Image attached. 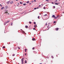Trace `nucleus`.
<instances>
[{
	"label": "nucleus",
	"instance_id": "nucleus-17",
	"mask_svg": "<svg viewBox=\"0 0 64 64\" xmlns=\"http://www.w3.org/2000/svg\"><path fill=\"white\" fill-rule=\"evenodd\" d=\"M25 27H26V28H28V26H26Z\"/></svg>",
	"mask_w": 64,
	"mask_h": 64
},
{
	"label": "nucleus",
	"instance_id": "nucleus-8",
	"mask_svg": "<svg viewBox=\"0 0 64 64\" xmlns=\"http://www.w3.org/2000/svg\"><path fill=\"white\" fill-rule=\"evenodd\" d=\"M32 41H34V40H35V38H32Z\"/></svg>",
	"mask_w": 64,
	"mask_h": 64
},
{
	"label": "nucleus",
	"instance_id": "nucleus-56",
	"mask_svg": "<svg viewBox=\"0 0 64 64\" xmlns=\"http://www.w3.org/2000/svg\"><path fill=\"white\" fill-rule=\"evenodd\" d=\"M25 52H26V50H25Z\"/></svg>",
	"mask_w": 64,
	"mask_h": 64
},
{
	"label": "nucleus",
	"instance_id": "nucleus-19",
	"mask_svg": "<svg viewBox=\"0 0 64 64\" xmlns=\"http://www.w3.org/2000/svg\"><path fill=\"white\" fill-rule=\"evenodd\" d=\"M24 63H27V62L26 61V60H25V62H24Z\"/></svg>",
	"mask_w": 64,
	"mask_h": 64
},
{
	"label": "nucleus",
	"instance_id": "nucleus-7",
	"mask_svg": "<svg viewBox=\"0 0 64 64\" xmlns=\"http://www.w3.org/2000/svg\"><path fill=\"white\" fill-rule=\"evenodd\" d=\"M58 29H59V28H57L56 29V31H58Z\"/></svg>",
	"mask_w": 64,
	"mask_h": 64
},
{
	"label": "nucleus",
	"instance_id": "nucleus-41",
	"mask_svg": "<svg viewBox=\"0 0 64 64\" xmlns=\"http://www.w3.org/2000/svg\"><path fill=\"white\" fill-rule=\"evenodd\" d=\"M38 7H41V5H40Z\"/></svg>",
	"mask_w": 64,
	"mask_h": 64
},
{
	"label": "nucleus",
	"instance_id": "nucleus-29",
	"mask_svg": "<svg viewBox=\"0 0 64 64\" xmlns=\"http://www.w3.org/2000/svg\"><path fill=\"white\" fill-rule=\"evenodd\" d=\"M44 9H45V6H44Z\"/></svg>",
	"mask_w": 64,
	"mask_h": 64
},
{
	"label": "nucleus",
	"instance_id": "nucleus-35",
	"mask_svg": "<svg viewBox=\"0 0 64 64\" xmlns=\"http://www.w3.org/2000/svg\"><path fill=\"white\" fill-rule=\"evenodd\" d=\"M32 49H33V50H34V48H32Z\"/></svg>",
	"mask_w": 64,
	"mask_h": 64
},
{
	"label": "nucleus",
	"instance_id": "nucleus-6",
	"mask_svg": "<svg viewBox=\"0 0 64 64\" xmlns=\"http://www.w3.org/2000/svg\"><path fill=\"white\" fill-rule=\"evenodd\" d=\"M52 18H54V17H55V15H53L52 16Z\"/></svg>",
	"mask_w": 64,
	"mask_h": 64
},
{
	"label": "nucleus",
	"instance_id": "nucleus-4",
	"mask_svg": "<svg viewBox=\"0 0 64 64\" xmlns=\"http://www.w3.org/2000/svg\"><path fill=\"white\" fill-rule=\"evenodd\" d=\"M8 6H6L5 7V8L6 9H7V8H8Z\"/></svg>",
	"mask_w": 64,
	"mask_h": 64
},
{
	"label": "nucleus",
	"instance_id": "nucleus-22",
	"mask_svg": "<svg viewBox=\"0 0 64 64\" xmlns=\"http://www.w3.org/2000/svg\"><path fill=\"white\" fill-rule=\"evenodd\" d=\"M34 10H36V9H37V8H34Z\"/></svg>",
	"mask_w": 64,
	"mask_h": 64
},
{
	"label": "nucleus",
	"instance_id": "nucleus-2",
	"mask_svg": "<svg viewBox=\"0 0 64 64\" xmlns=\"http://www.w3.org/2000/svg\"><path fill=\"white\" fill-rule=\"evenodd\" d=\"M20 30H21V31H22V33H24V34H26V33L25 32H24V31L20 29Z\"/></svg>",
	"mask_w": 64,
	"mask_h": 64
},
{
	"label": "nucleus",
	"instance_id": "nucleus-23",
	"mask_svg": "<svg viewBox=\"0 0 64 64\" xmlns=\"http://www.w3.org/2000/svg\"><path fill=\"white\" fill-rule=\"evenodd\" d=\"M13 24V23H12V22L11 23V26H12V24Z\"/></svg>",
	"mask_w": 64,
	"mask_h": 64
},
{
	"label": "nucleus",
	"instance_id": "nucleus-1",
	"mask_svg": "<svg viewBox=\"0 0 64 64\" xmlns=\"http://www.w3.org/2000/svg\"><path fill=\"white\" fill-rule=\"evenodd\" d=\"M23 59H24V58H22L21 60L22 61V64H23L24 62H23Z\"/></svg>",
	"mask_w": 64,
	"mask_h": 64
},
{
	"label": "nucleus",
	"instance_id": "nucleus-40",
	"mask_svg": "<svg viewBox=\"0 0 64 64\" xmlns=\"http://www.w3.org/2000/svg\"><path fill=\"white\" fill-rule=\"evenodd\" d=\"M34 1L35 2H36V0H34Z\"/></svg>",
	"mask_w": 64,
	"mask_h": 64
},
{
	"label": "nucleus",
	"instance_id": "nucleus-15",
	"mask_svg": "<svg viewBox=\"0 0 64 64\" xmlns=\"http://www.w3.org/2000/svg\"><path fill=\"white\" fill-rule=\"evenodd\" d=\"M4 7H2V8H1V10H2V9H4Z\"/></svg>",
	"mask_w": 64,
	"mask_h": 64
},
{
	"label": "nucleus",
	"instance_id": "nucleus-11",
	"mask_svg": "<svg viewBox=\"0 0 64 64\" xmlns=\"http://www.w3.org/2000/svg\"><path fill=\"white\" fill-rule=\"evenodd\" d=\"M13 1H12L10 2V4H12V3H13Z\"/></svg>",
	"mask_w": 64,
	"mask_h": 64
},
{
	"label": "nucleus",
	"instance_id": "nucleus-62",
	"mask_svg": "<svg viewBox=\"0 0 64 64\" xmlns=\"http://www.w3.org/2000/svg\"><path fill=\"white\" fill-rule=\"evenodd\" d=\"M53 57V56H52V57Z\"/></svg>",
	"mask_w": 64,
	"mask_h": 64
},
{
	"label": "nucleus",
	"instance_id": "nucleus-58",
	"mask_svg": "<svg viewBox=\"0 0 64 64\" xmlns=\"http://www.w3.org/2000/svg\"><path fill=\"white\" fill-rule=\"evenodd\" d=\"M54 58V57H52V59H53Z\"/></svg>",
	"mask_w": 64,
	"mask_h": 64
},
{
	"label": "nucleus",
	"instance_id": "nucleus-16",
	"mask_svg": "<svg viewBox=\"0 0 64 64\" xmlns=\"http://www.w3.org/2000/svg\"><path fill=\"white\" fill-rule=\"evenodd\" d=\"M32 23V22H31L30 21L29 22V24H31Z\"/></svg>",
	"mask_w": 64,
	"mask_h": 64
},
{
	"label": "nucleus",
	"instance_id": "nucleus-27",
	"mask_svg": "<svg viewBox=\"0 0 64 64\" xmlns=\"http://www.w3.org/2000/svg\"><path fill=\"white\" fill-rule=\"evenodd\" d=\"M0 7L2 6V5H1V4H0Z\"/></svg>",
	"mask_w": 64,
	"mask_h": 64
},
{
	"label": "nucleus",
	"instance_id": "nucleus-45",
	"mask_svg": "<svg viewBox=\"0 0 64 64\" xmlns=\"http://www.w3.org/2000/svg\"><path fill=\"white\" fill-rule=\"evenodd\" d=\"M52 4H54V3H53V2H52Z\"/></svg>",
	"mask_w": 64,
	"mask_h": 64
},
{
	"label": "nucleus",
	"instance_id": "nucleus-28",
	"mask_svg": "<svg viewBox=\"0 0 64 64\" xmlns=\"http://www.w3.org/2000/svg\"><path fill=\"white\" fill-rule=\"evenodd\" d=\"M46 1H47L48 2H49V1L48 0H46Z\"/></svg>",
	"mask_w": 64,
	"mask_h": 64
},
{
	"label": "nucleus",
	"instance_id": "nucleus-9",
	"mask_svg": "<svg viewBox=\"0 0 64 64\" xmlns=\"http://www.w3.org/2000/svg\"><path fill=\"white\" fill-rule=\"evenodd\" d=\"M8 4H9L10 3V1H9L7 2Z\"/></svg>",
	"mask_w": 64,
	"mask_h": 64
},
{
	"label": "nucleus",
	"instance_id": "nucleus-34",
	"mask_svg": "<svg viewBox=\"0 0 64 64\" xmlns=\"http://www.w3.org/2000/svg\"><path fill=\"white\" fill-rule=\"evenodd\" d=\"M39 17H40V16H38V19H39Z\"/></svg>",
	"mask_w": 64,
	"mask_h": 64
},
{
	"label": "nucleus",
	"instance_id": "nucleus-33",
	"mask_svg": "<svg viewBox=\"0 0 64 64\" xmlns=\"http://www.w3.org/2000/svg\"><path fill=\"white\" fill-rule=\"evenodd\" d=\"M54 18V19H56L57 18L56 17H55Z\"/></svg>",
	"mask_w": 64,
	"mask_h": 64
},
{
	"label": "nucleus",
	"instance_id": "nucleus-51",
	"mask_svg": "<svg viewBox=\"0 0 64 64\" xmlns=\"http://www.w3.org/2000/svg\"><path fill=\"white\" fill-rule=\"evenodd\" d=\"M42 64V63H40V64Z\"/></svg>",
	"mask_w": 64,
	"mask_h": 64
},
{
	"label": "nucleus",
	"instance_id": "nucleus-13",
	"mask_svg": "<svg viewBox=\"0 0 64 64\" xmlns=\"http://www.w3.org/2000/svg\"><path fill=\"white\" fill-rule=\"evenodd\" d=\"M44 16H47V14H46L45 15H44Z\"/></svg>",
	"mask_w": 64,
	"mask_h": 64
},
{
	"label": "nucleus",
	"instance_id": "nucleus-60",
	"mask_svg": "<svg viewBox=\"0 0 64 64\" xmlns=\"http://www.w3.org/2000/svg\"><path fill=\"white\" fill-rule=\"evenodd\" d=\"M36 25V26H37V24H36V25Z\"/></svg>",
	"mask_w": 64,
	"mask_h": 64
},
{
	"label": "nucleus",
	"instance_id": "nucleus-61",
	"mask_svg": "<svg viewBox=\"0 0 64 64\" xmlns=\"http://www.w3.org/2000/svg\"><path fill=\"white\" fill-rule=\"evenodd\" d=\"M29 12H31V11H30Z\"/></svg>",
	"mask_w": 64,
	"mask_h": 64
},
{
	"label": "nucleus",
	"instance_id": "nucleus-43",
	"mask_svg": "<svg viewBox=\"0 0 64 64\" xmlns=\"http://www.w3.org/2000/svg\"><path fill=\"white\" fill-rule=\"evenodd\" d=\"M31 3H30V5H31Z\"/></svg>",
	"mask_w": 64,
	"mask_h": 64
},
{
	"label": "nucleus",
	"instance_id": "nucleus-12",
	"mask_svg": "<svg viewBox=\"0 0 64 64\" xmlns=\"http://www.w3.org/2000/svg\"><path fill=\"white\" fill-rule=\"evenodd\" d=\"M23 5L24 6H25L26 5V4H24Z\"/></svg>",
	"mask_w": 64,
	"mask_h": 64
},
{
	"label": "nucleus",
	"instance_id": "nucleus-44",
	"mask_svg": "<svg viewBox=\"0 0 64 64\" xmlns=\"http://www.w3.org/2000/svg\"><path fill=\"white\" fill-rule=\"evenodd\" d=\"M49 25H48V27H47V28H48V27H49Z\"/></svg>",
	"mask_w": 64,
	"mask_h": 64
},
{
	"label": "nucleus",
	"instance_id": "nucleus-10",
	"mask_svg": "<svg viewBox=\"0 0 64 64\" xmlns=\"http://www.w3.org/2000/svg\"><path fill=\"white\" fill-rule=\"evenodd\" d=\"M29 3V1H28L27 2H26V3H27L28 4V3Z\"/></svg>",
	"mask_w": 64,
	"mask_h": 64
},
{
	"label": "nucleus",
	"instance_id": "nucleus-42",
	"mask_svg": "<svg viewBox=\"0 0 64 64\" xmlns=\"http://www.w3.org/2000/svg\"><path fill=\"white\" fill-rule=\"evenodd\" d=\"M25 50L26 51V50H27V49H25Z\"/></svg>",
	"mask_w": 64,
	"mask_h": 64
},
{
	"label": "nucleus",
	"instance_id": "nucleus-63",
	"mask_svg": "<svg viewBox=\"0 0 64 64\" xmlns=\"http://www.w3.org/2000/svg\"><path fill=\"white\" fill-rule=\"evenodd\" d=\"M19 6V5H17V6Z\"/></svg>",
	"mask_w": 64,
	"mask_h": 64
},
{
	"label": "nucleus",
	"instance_id": "nucleus-3",
	"mask_svg": "<svg viewBox=\"0 0 64 64\" xmlns=\"http://www.w3.org/2000/svg\"><path fill=\"white\" fill-rule=\"evenodd\" d=\"M7 13H8V12L7 11V10H6V12H4V13L5 14L7 13L6 14L7 15L8 14Z\"/></svg>",
	"mask_w": 64,
	"mask_h": 64
},
{
	"label": "nucleus",
	"instance_id": "nucleus-52",
	"mask_svg": "<svg viewBox=\"0 0 64 64\" xmlns=\"http://www.w3.org/2000/svg\"><path fill=\"white\" fill-rule=\"evenodd\" d=\"M32 2V3H33V1Z\"/></svg>",
	"mask_w": 64,
	"mask_h": 64
},
{
	"label": "nucleus",
	"instance_id": "nucleus-26",
	"mask_svg": "<svg viewBox=\"0 0 64 64\" xmlns=\"http://www.w3.org/2000/svg\"><path fill=\"white\" fill-rule=\"evenodd\" d=\"M33 30H35V28H33Z\"/></svg>",
	"mask_w": 64,
	"mask_h": 64
},
{
	"label": "nucleus",
	"instance_id": "nucleus-46",
	"mask_svg": "<svg viewBox=\"0 0 64 64\" xmlns=\"http://www.w3.org/2000/svg\"><path fill=\"white\" fill-rule=\"evenodd\" d=\"M47 23H46V25H47Z\"/></svg>",
	"mask_w": 64,
	"mask_h": 64
},
{
	"label": "nucleus",
	"instance_id": "nucleus-64",
	"mask_svg": "<svg viewBox=\"0 0 64 64\" xmlns=\"http://www.w3.org/2000/svg\"><path fill=\"white\" fill-rule=\"evenodd\" d=\"M12 20H13V18L12 19Z\"/></svg>",
	"mask_w": 64,
	"mask_h": 64
},
{
	"label": "nucleus",
	"instance_id": "nucleus-25",
	"mask_svg": "<svg viewBox=\"0 0 64 64\" xmlns=\"http://www.w3.org/2000/svg\"><path fill=\"white\" fill-rule=\"evenodd\" d=\"M56 23V21H54V23Z\"/></svg>",
	"mask_w": 64,
	"mask_h": 64
},
{
	"label": "nucleus",
	"instance_id": "nucleus-48",
	"mask_svg": "<svg viewBox=\"0 0 64 64\" xmlns=\"http://www.w3.org/2000/svg\"><path fill=\"white\" fill-rule=\"evenodd\" d=\"M26 54H25V55H26Z\"/></svg>",
	"mask_w": 64,
	"mask_h": 64
},
{
	"label": "nucleus",
	"instance_id": "nucleus-21",
	"mask_svg": "<svg viewBox=\"0 0 64 64\" xmlns=\"http://www.w3.org/2000/svg\"><path fill=\"white\" fill-rule=\"evenodd\" d=\"M2 48H5V47L3 46L2 47Z\"/></svg>",
	"mask_w": 64,
	"mask_h": 64
},
{
	"label": "nucleus",
	"instance_id": "nucleus-31",
	"mask_svg": "<svg viewBox=\"0 0 64 64\" xmlns=\"http://www.w3.org/2000/svg\"><path fill=\"white\" fill-rule=\"evenodd\" d=\"M58 17H59V16H56V18H58Z\"/></svg>",
	"mask_w": 64,
	"mask_h": 64
},
{
	"label": "nucleus",
	"instance_id": "nucleus-18",
	"mask_svg": "<svg viewBox=\"0 0 64 64\" xmlns=\"http://www.w3.org/2000/svg\"><path fill=\"white\" fill-rule=\"evenodd\" d=\"M53 7H54L53 8V9H55V6H54Z\"/></svg>",
	"mask_w": 64,
	"mask_h": 64
},
{
	"label": "nucleus",
	"instance_id": "nucleus-24",
	"mask_svg": "<svg viewBox=\"0 0 64 64\" xmlns=\"http://www.w3.org/2000/svg\"><path fill=\"white\" fill-rule=\"evenodd\" d=\"M36 22H34V24H36Z\"/></svg>",
	"mask_w": 64,
	"mask_h": 64
},
{
	"label": "nucleus",
	"instance_id": "nucleus-50",
	"mask_svg": "<svg viewBox=\"0 0 64 64\" xmlns=\"http://www.w3.org/2000/svg\"><path fill=\"white\" fill-rule=\"evenodd\" d=\"M49 28H48V29L47 30H49Z\"/></svg>",
	"mask_w": 64,
	"mask_h": 64
},
{
	"label": "nucleus",
	"instance_id": "nucleus-20",
	"mask_svg": "<svg viewBox=\"0 0 64 64\" xmlns=\"http://www.w3.org/2000/svg\"><path fill=\"white\" fill-rule=\"evenodd\" d=\"M20 4H23L21 2H20Z\"/></svg>",
	"mask_w": 64,
	"mask_h": 64
},
{
	"label": "nucleus",
	"instance_id": "nucleus-38",
	"mask_svg": "<svg viewBox=\"0 0 64 64\" xmlns=\"http://www.w3.org/2000/svg\"><path fill=\"white\" fill-rule=\"evenodd\" d=\"M8 22H8H10V20H9L8 21H7Z\"/></svg>",
	"mask_w": 64,
	"mask_h": 64
},
{
	"label": "nucleus",
	"instance_id": "nucleus-14",
	"mask_svg": "<svg viewBox=\"0 0 64 64\" xmlns=\"http://www.w3.org/2000/svg\"><path fill=\"white\" fill-rule=\"evenodd\" d=\"M55 5H58V4L57 3H55Z\"/></svg>",
	"mask_w": 64,
	"mask_h": 64
},
{
	"label": "nucleus",
	"instance_id": "nucleus-5",
	"mask_svg": "<svg viewBox=\"0 0 64 64\" xmlns=\"http://www.w3.org/2000/svg\"><path fill=\"white\" fill-rule=\"evenodd\" d=\"M8 23V22H6L4 23V25H6V24H7V23Z\"/></svg>",
	"mask_w": 64,
	"mask_h": 64
},
{
	"label": "nucleus",
	"instance_id": "nucleus-37",
	"mask_svg": "<svg viewBox=\"0 0 64 64\" xmlns=\"http://www.w3.org/2000/svg\"><path fill=\"white\" fill-rule=\"evenodd\" d=\"M55 2H57V0H56V1H55Z\"/></svg>",
	"mask_w": 64,
	"mask_h": 64
},
{
	"label": "nucleus",
	"instance_id": "nucleus-59",
	"mask_svg": "<svg viewBox=\"0 0 64 64\" xmlns=\"http://www.w3.org/2000/svg\"><path fill=\"white\" fill-rule=\"evenodd\" d=\"M41 5H43V4H42Z\"/></svg>",
	"mask_w": 64,
	"mask_h": 64
},
{
	"label": "nucleus",
	"instance_id": "nucleus-55",
	"mask_svg": "<svg viewBox=\"0 0 64 64\" xmlns=\"http://www.w3.org/2000/svg\"><path fill=\"white\" fill-rule=\"evenodd\" d=\"M52 62H53V61H52V60L51 61Z\"/></svg>",
	"mask_w": 64,
	"mask_h": 64
},
{
	"label": "nucleus",
	"instance_id": "nucleus-53",
	"mask_svg": "<svg viewBox=\"0 0 64 64\" xmlns=\"http://www.w3.org/2000/svg\"><path fill=\"white\" fill-rule=\"evenodd\" d=\"M18 49H20V48H18Z\"/></svg>",
	"mask_w": 64,
	"mask_h": 64
},
{
	"label": "nucleus",
	"instance_id": "nucleus-39",
	"mask_svg": "<svg viewBox=\"0 0 64 64\" xmlns=\"http://www.w3.org/2000/svg\"><path fill=\"white\" fill-rule=\"evenodd\" d=\"M39 8L38 7V8H36V9H39Z\"/></svg>",
	"mask_w": 64,
	"mask_h": 64
},
{
	"label": "nucleus",
	"instance_id": "nucleus-47",
	"mask_svg": "<svg viewBox=\"0 0 64 64\" xmlns=\"http://www.w3.org/2000/svg\"><path fill=\"white\" fill-rule=\"evenodd\" d=\"M27 13H28L27 12V13L26 12L25 13V14H27Z\"/></svg>",
	"mask_w": 64,
	"mask_h": 64
},
{
	"label": "nucleus",
	"instance_id": "nucleus-32",
	"mask_svg": "<svg viewBox=\"0 0 64 64\" xmlns=\"http://www.w3.org/2000/svg\"><path fill=\"white\" fill-rule=\"evenodd\" d=\"M34 27H36V25L34 26Z\"/></svg>",
	"mask_w": 64,
	"mask_h": 64
},
{
	"label": "nucleus",
	"instance_id": "nucleus-36",
	"mask_svg": "<svg viewBox=\"0 0 64 64\" xmlns=\"http://www.w3.org/2000/svg\"><path fill=\"white\" fill-rule=\"evenodd\" d=\"M15 56V54H14L12 55V56Z\"/></svg>",
	"mask_w": 64,
	"mask_h": 64
},
{
	"label": "nucleus",
	"instance_id": "nucleus-30",
	"mask_svg": "<svg viewBox=\"0 0 64 64\" xmlns=\"http://www.w3.org/2000/svg\"><path fill=\"white\" fill-rule=\"evenodd\" d=\"M49 16L48 17V18H47V19H46V20H47V19H49Z\"/></svg>",
	"mask_w": 64,
	"mask_h": 64
},
{
	"label": "nucleus",
	"instance_id": "nucleus-54",
	"mask_svg": "<svg viewBox=\"0 0 64 64\" xmlns=\"http://www.w3.org/2000/svg\"><path fill=\"white\" fill-rule=\"evenodd\" d=\"M41 13H40V15H41Z\"/></svg>",
	"mask_w": 64,
	"mask_h": 64
},
{
	"label": "nucleus",
	"instance_id": "nucleus-49",
	"mask_svg": "<svg viewBox=\"0 0 64 64\" xmlns=\"http://www.w3.org/2000/svg\"><path fill=\"white\" fill-rule=\"evenodd\" d=\"M16 0V1H18V0Z\"/></svg>",
	"mask_w": 64,
	"mask_h": 64
},
{
	"label": "nucleus",
	"instance_id": "nucleus-57",
	"mask_svg": "<svg viewBox=\"0 0 64 64\" xmlns=\"http://www.w3.org/2000/svg\"><path fill=\"white\" fill-rule=\"evenodd\" d=\"M18 4H19L18 3Z\"/></svg>",
	"mask_w": 64,
	"mask_h": 64
}]
</instances>
